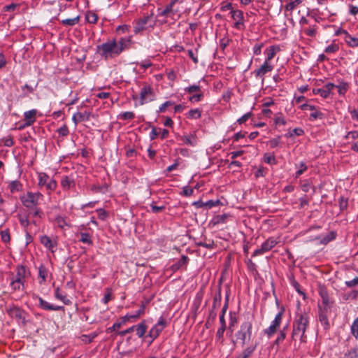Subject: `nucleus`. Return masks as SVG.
Wrapping results in <instances>:
<instances>
[{
	"mask_svg": "<svg viewBox=\"0 0 358 358\" xmlns=\"http://www.w3.org/2000/svg\"><path fill=\"white\" fill-rule=\"evenodd\" d=\"M338 49L339 48L338 45L332 43L326 47L324 52L327 54H331L337 52Z\"/></svg>",
	"mask_w": 358,
	"mask_h": 358,
	"instance_id": "obj_61",
	"label": "nucleus"
},
{
	"mask_svg": "<svg viewBox=\"0 0 358 358\" xmlns=\"http://www.w3.org/2000/svg\"><path fill=\"white\" fill-rule=\"evenodd\" d=\"M134 117V113L131 111L123 112L119 115V118L122 120H132Z\"/></svg>",
	"mask_w": 358,
	"mask_h": 358,
	"instance_id": "obj_56",
	"label": "nucleus"
},
{
	"mask_svg": "<svg viewBox=\"0 0 358 358\" xmlns=\"http://www.w3.org/2000/svg\"><path fill=\"white\" fill-rule=\"evenodd\" d=\"M168 325V321L164 316H160L157 322L150 329L147 338H151L153 342Z\"/></svg>",
	"mask_w": 358,
	"mask_h": 358,
	"instance_id": "obj_8",
	"label": "nucleus"
},
{
	"mask_svg": "<svg viewBox=\"0 0 358 358\" xmlns=\"http://www.w3.org/2000/svg\"><path fill=\"white\" fill-rule=\"evenodd\" d=\"M32 299L38 300L39 302L38 307L45 310H63L64 309V306L50 304L36 294H32Z\"/></svg>",
	"mask_w": 358,
	"mask_h": 358,
	"instance_id": "obj_14",
	"label": "nucleus"
},
{
	"mask_svg": "<svg viewBox=\"0 0 358 358\" xmlns=\"http://www.w3.org/2000/svg\"><path fill=\"white\" fill-rule=\"evenodd\" d=\"M8 314L18 321H24L25 312L17 306L10 307L7 309Z\"/></svg>",
	"mask_w": 358,
	"mask_h": 358,
	"instance_id": "obj_18",
	"label": "nucleus"
},
{
	"mask_svg": "<svg viewBox=\"0 0 358 358\" xmlns=\"http://www.w3.org/2000/svg\"><path fill=\"white\" fill-rule=\"evenodd\" d=\"M274 68L272 62H264L262 65L255 69L253 72L257 79H261L262 83L264 84L265 76L267 73L271 72Z\"/></svg>",
	"mask_w": 358,
	"mask_h": 358,
	"instance_id": "obj_9",
	"label": "nucleus"
},
{
	"mask_svg": "<svg viewBox=\"0 0 358 358\" xmlns=\"http://www.w3.org/2000/svg\"><path fill=\"white\" fill-rule=\"evenodd\" d=\"M226 330L225 327H220L217 330L216 334H215V341L216 342L223 344L224 343V333Z\"/></svg>",
	"mask_w": 358,
	"mask_h": 358,
	"instance_id": "obj_39",
	"label": "nucleus"
},
{
	"mask_svg": "<svg viewBox=\"0 0 358 358\" xmlns=\"http://www.w3.org/2000/svg\"><path fill=\"white\" fill-rule=\"evenodd\" d=\"M174 104V102L171 101H166L163 103L157 110V113H164L165 112L167 107L171 106Z\"/></svg>",
	"mask_w": 358,
	"mask_h": 358,
	"instance_id": "obj_60",
	"label": "nucleus"
},
{
	"mask_svg": "<svg viewBox=\"0 0 358 358\" xmlns=\"http://www.w3.org/2000/svg\"><path fill=\"white\" fill-rule=\"evenodd\" d=\"M252 337V322L247 320L241 323L240 329L236 333L237 341H240L242 346L249 343Z\"/></svg>",
	"mask_w": 358,
	"mask_h": 358,
	"instance_id": "obj_2",
	"label": "nucleus"
},
{
	"mask_svg": "<svg viewBox=\"0 0 358 358\" xmlns=\"http://www.w3.org/2000/svg\"><path fill=\"white\" fill-rule=\"evenodd\" d=\"M15 271L16 273L12 278V279H14L17 281H21L24 283L27 273L26 267L23 265H17Z\"/></svg>",
	"mask_w": 358,
	"mask_h": 358,
	"instance_id": "obj_22",
	"label": "nucleus"
},
{
	"mask_svg": "<svg viewBox=\"0 0 358 358\" xmlns=\"http://www.w3.org/2000/svg\"><path fill=\"white\" fill-rule=\"evenodd\" d=\"M300 108L302 110H312L309 116V120L310 121H315L318 119L322 120L324 117V115L313 105L303 103L300 106Z\"/></svg>",
	"mask_w": 358,
	"mask_h": 358,
	"instance_id": "obj_13",
	"label": "nucleus"
},
{
	"mask_svg": "<svg viewBox=\"0 0 358 358\" xmlns=\"http://www.w3.org/2000/svg\"><path fill=\"white\" fill-rule=\"evenodd\" d=\"M336 238V233L334 231H330L328 234L322 236H320L317 239L320 240V243L327 244L330 241H333Z\"/></svg>",
	"mask_w": 358,
	"mask_h": 358,
	"instance_id": "obj_30",
	"label": "nucleus"
},
{
	"mask_svg": "<svg viewBox=\"0 0 358 358\" xmlns=\"http://www.w3.org/2000/svg\"><path fill=\"white\" fill-rule=\"evenodd\" d=\"M85 19L90 24H95L97 22L98 16L93 11H88L85 15Z\"/></svg>",
	"mask_w": 358,
	"mask_h": 358,
	"instance_id": "obj_48",
	"label": "nucleus"
},
{
	"mask_svg": "<svg viewBox=\"0 0 358 358\" xmlns=\"http://www.w3.org/2000/svg\"><path fill=\"white\" fill-rule=\"evenodd\" d=\"M10 287L13 292L24 290V283L23 282L17 281L11 278Z\"/></svg>",
	"mask_w": 358,
	"mask_h": 358,
	"instance_id": "obj_33",
	"label": "nucleus"
},
{
	"mask_svg": "<svg viewBox=\"0 0 358 358\" xmlns=\"http://www.w3.org/2000/svg\"><path fill=\"white\" fill-rule=\"evenodd\" d=\"M55 221L57 224L58 227L62 229H65V227H70V224L66 222V217L62 215L56 216Z\"/></svg>",
	"mask_w": 358,
	"mask_h": 358,
	"instance_id": "obj_35",
	"label": "nucleus"
},
{
	"mask_svg": "<svg viewBox=\"0 0 358 358\" xmlns=\"http://www.w3.org/2000/svg\"><path fill=\"white\" fill-rule=\"evenodd\" d=\"M101 56L105 59H110L120 55L117 48L116 40L115 38L108 40L97 46Z\"/></svg>",
	"mask_w": 358,
	"mask_h": 358,
	"instance_id": "obj_3",
	"label": "nucleus"
},
{
	"mask_svg": "<svg viewBox=\"0 0 358 358\" xmlns=\"http://www.w3.org/2000/svg\"><path fill=\"white\" fill-rule=\"evenodd\" d=\"M189 261V258L186 255H182L181 258L172 265L173 270H178L183 266L186 265Z\"/></svg>",
	"mask_w": 358,
	"mask_h": 358,
	"instance_id": "obj_34",
	"label": "nucleus"
},
{
	"mask_svg": "<svg viewBox=\"0 0 358 358\" xmlns=\"http://www.w3.org/2000/svg\"><path fill=\"white\" fill-rule=\"evenodd\" d=\"M351 331H352V335L357 339H358V317L354 320V322L351 326Z\"/></svg>",
	"mask_w": 358,
	"mask_h": 358,
	"instance_id": "obj_59",
	"label": "nucleus"
},
{
	"mask_svg": "<svg viewBox=\"0 0 358 358\" xmlns=\"http://www.w3.org/2000/svg\"><path fill=\"white\" fill-rule=\"evenodd\" d=\"M283 310L278 312L274 320L271 322L269 327L264 330V334L268 338L271 337L279 329L282 322Z\"/></svg>",
	"mask_w": 358,
	"mask_h": 358,
	"instance_id": "obj_11",
	"label": "nucleus"
},
{
	"mask_svg": "<svg viewBox=\"0 0 358 358\" xmlns=\"http://www.w3.org/2000/svg\"><path fill=\"white\" fill-rule=\"evenodd\" d=\"M264 46L263 43H257L252 48V52L255 55H259L262 53V48Z\"/></svg>",
	"mask_w": 358,
	"mask_h": 358,
	"instance_id": "obj_62",
	"label": "nucleus"
},
{
	"mask_svg": "<svg viewBox=\"0 0 358 358\" xmlns=\"http://www.w3.org/2000/svg\"><path fill=\"white\" fill-rule=\"evenodd\" d=\"M257 348V344L246 347L241 352V355L245 358H249Z\"/></svg>",
	"mask_w": 358,
	"mask_h": 358,
	"instance_id": "obj_37",
	"label": "nucleus"
},
{
	"mask_svg": "<svg viewBox=\"0 0 358 358\" xmlns=\"http://www.w3.org/2000/svg\"><path fill=\"white\" fill-rule=\"evenodd\" d=\"M273 122L276 126H285L287 124V121L280 113L275 115Z\"/></svg>",
	"mask_w": 358,
	"mask_h": 358,
	"instance_id": "obj_52",
	"label": "nucleus"
},
{
	"mask_svg": "<svg viewBox=\"0 0 358 358\" xmlns=\"http://www.w3.org/2000/svg\"><path fill=\"white\" fill-rule=\"evenodd\" d=\"M37 178V185L40 188L44 187L45 188L47 194H51V193L56 189L57 187V182L56 180H55L53 178H50L46 173L38 172Z\"/></svg>",
	"mask_w": 358,
	"mask_h": 358,
	"instance_id": "obj_4",
	"label": "nucleus"
},
{
	"mask_svg": "<svg viewBox=\"0 0 358 358\" xmlns=\"http://www.w3.org/2000/svg\"><path fill=\"white\" fill-rule=\"evenodd\" d=\"M203 97V93L201 92H196V94H193L192 96L189 98V100L191 102H198L200 101Z\"/></svg>",
	"mask_w": 358,
	"mask_h": 358,
	"instance_id": "obj_64",
	"label": "nucleus"
},
{
	"mask_svg": "<svg viewBox=\"0 0 358 358\" xmlns=\"http://www.w3.org/2000/svg\"><path fill=\"white\" fill-rule=\"evenodd\" d=\"M280 50V47L276 45H270L266 48L264 51V54L265 55L264 62H271V60Z\"/></svg>",
	"mask_w": 358,
	"mask_h": 358,
	"instance_id": "obj_20",
	"label": "nucleus"
},
{
	"mask_svg": "<svg viewBox=\"0 0 358 358\" xmlns=\"http://www.w3.org/2000/svg\"><path fill=\"white\" fill-rule=\"evenodd\" d=\"M154 99V93L150 85H145L141 89L140 92V98L138 104L142 106L149 101H152Z\"/></svg>",
	"mask_w": 358,
	"mask_h": 358,
	"instance_id": "obj_12",
	"label": "nucleus"
},
{
	"mask_svg": "<svg viewBox=\"0 0 358 358\" xmlns=\"http://www.w3.org/2000/svg\"><path fill=\"white\" fill-rule=\"evenodd\" d=\"M129 42L130 39L126 37H122L118 41H116L117 48L120 55L126 48Z\"/></svg>",
	"mask_w": 358,
	"mask_h": 358,
	"instance_id": "obj_31",
	"label": "nucleus"
},
{
	"mask_svg": "<svg viewBox=\"0 0 358 358\" xmlns=\"http://www.w3.org/2000/svg\"><path fill=\"white\" fill-rule=\"evenodd\" d=\"M319 294L322 299V307H328V308H331V302L327 290L325 288L322 287L319 290Z\"/></svg>",
	"mask_w": 358,
	"mask_h": 358,
	"instance_id": "obj_24",
	"label": "nucleus"
},
{
	"mask_svg": "<svg viewBox=\"0 0 358 358\" xmlns=\"http://www.w3.org/2000/svg\"><path fill=\"white\" fill-rule=\"evenodd\" d=\"M55 297L62 301L65 305H69L71 303V300L67 298L66 294L62 292L59 287L56 288L55 290Z\"/></svg>",
	"mask_w": 358,
	"mask_h": 358,
	"instance_id": "obj_28",
	"label": "nucleus"
},
{
	"mask_svg": "<svg viewBox=\"0 0 358 358\" xmlns=\"http://www.w3.org/2000/svg\"><path fill=\"white\" fill-rule=\"evenodd\" d=\"M184 91L189 94L201 92V87L199 84H194L184 88Z\"/></svg>",
	"mask_w": 358,
	"mask_h": 358,
	"instance_id": "obj_54",
	"label": "nucleus"
},
{
	"mask_svg": "<svg viewBox=\"0 0 358 358\" xmlns=\"http://www.w3.org/2000/svg\"><path fill=\"white\" fill-rule=\"evenodd\" d=\"M280 136H278L275 138H271L268 141V144L271 148H275L280 145Z\"/></svg>",
	"mask_w": 358,
	"mask_h": 358,
	"instance_id": "obj_58",
	"label": "nucleus"
},
{
	"mask_svg": "<svg viewBox=\"0 0 358 358\" xmlns=\"http://www.w3.org/2000/svg\"><path fill=\"white\" fill-rule=\"evenodd\" d=\"M222 300V295L220 291H219L217 294H215L213 302V308L215 309L218 308L220 305V302Z\"/></svg>",
	"mask_w": 358,
	"mask_h": 358,
	"instance_id": "obj_57",
	"label": "nucleus"
},
{
	"mask_svg": "<svg viewBox=\"0 0 358 358\" xmlns=\"http://www.w3.org/2000/svg\"><path fill=\"white\" fill-rule=\"evenodd\" d=\"M80 20V16L78 15L73 18H67L62 20V24L66 26H73L78 23Z\"/></svg>",
	"mask_w": 358,
	"mask_h": 358,
	"instance_id": "obj_46",
	"label": "nucleus"
},
{
	"mask_svg": "<svg viewBox=\"0 0 358 358\" xmlns=\"http://www.w3.org/2000/svg\"><path fill=\"white\" fill-rule=\"evenodd\" d=\"M343 358H358V347H355L348 350L344 354Z\"/></svg>",
	"mask_w": 358,
	"mask_h": 358,
	"instance_id": "obj_45",
	"label": "nucleus"
},
{
	"mask_svg": "<svg viewBox=\"0 0 358 358\" xmlns=\"http://www.w3.org/2000/svg\"><path fill=\"white\" fill-rule=\"evenodd\" d=\"M145 303L142 302L138 310L134 313H127L121 318V322H115L111 327L112 329H118L126 322L132 320L135 321L145 314Z\"/></svg>",
	"mask_w": 358,
	"mask_h": 358,
	"instance_id": "obj_7",
	"label": "nucleus"
},
{
	"mask_svg": "<svg viewBox=\"0 0 358 358\" xmlns=\"http://www.w3.org/2000/svg\"><path fill=\"white\" fill-rule=\"evenodd\" d=\"M263 160L265 163L271 165L276 164L277 163L274 154L265 153L263 157Z\"/></svg>",
	"mask_w": 358,
	"mask_h": 358,
	"instance_id": "obj_43",
	"label": "nucleus"
},
{
	"mask_svg": "<svg viewBox=\"0 0 358 358\" xmlns=\"http://www.w3.org/2000/svg\"><path fill=\"white\" fill-rule=\"evenodd\" d=\"M319 321L324 329H328L330 327V324L328 319V313L331 311V308L319 306Z\"/></svg>",
	"mask_w": 358,
	"mask_h": 358,
	"instance_id": "obj_15",
	"label": "nucleus"
},
{
	"mask_svg": "<svg viewBox=\"0 0 358 358\" xmlns=\"http://www.w3.org/2000/svg\"><path fill=\"white\" fill-rule=\"evenodd\" d=\"M196 245L197 246L203 247L207 249H213L215 248V244L214 243V241L212 240H208L206 241H198L196 243Z\"/></svg>",
	"mask_w": 358,
	"mask_h": 358,
	"instance_id": "obj_41",
	"label": "nucleus"
},
{
	"mask_svg": "<svg viewBox=\"0 0 358 358\" xmlns=\"http://www.w3.org/2000/svg\"><path fill=\"white\" fill-rule=\"evenodd\" d=\"M41 243L51 252H55L57 247V241L52 240L47 235H43L40 237Z\"/></svg>",
	"mask_w": 358,
	"mask_h": 358,
	"instance_id": "obj_19",
	"label": "nucleus"
},
{
	"mask_svg": "<svg viewBox=\"0 0 358 358\" xmlns=\"http://www.w3.org/2000/svg\"><path fill=\"white\" fill-rule=\"evenodd\" d=\"M278 243V238L274 237H269L261 245L260 248L256 249L252 254V257H256L263 255L264 252L271 250Z\"/></svg>",
	"mask_w": 358,
	"mask_h": 358,
	"instance_id": "obj_10",
	"label": "nucleus"
},
{
	"mask_svg": "<svg viewBox=\"0 0 358 358\" xmlns=\"http://www.w3.org/2000/svg\"><path fill=\"white\" fill-rule=\"evenodd\" d=\"M338 205L341 210L343 211L346 210L348 206V198H345L343 196H340L338 199Z\"/></svg>",
	"mask_w": 358,
	"mask_h": 358,
	"instance_id": "obj_55",
	"label": "nucleus"
},
{
	"mask_svg": "<svg viewBox=\"0 0 358 358\" xmlns=\"http://www.w3.org/2000/svg\"><path fill=\"white\" fill-rule=\"evenodd\" d=\"M8 187L11 193H15L22 190V185L20 181L15 180L9 182Z\"/></svg>",
	"mask_w": 358,
	"mask_h": 358,
	"instance_id": "obj_32",
	"label": "nucleus"
},
{
	"mask_svg": "<svg viewBox=\"0 0 358 358\" xmlns=\"http://www.w3.org/2000/svg\"><path fill=\"white\" fill-rule=\"evenodd\" d=\"M313 92L314 94H320L322 98H328L330 96V92H329L324 87L322 88L314 89Z\"/></svg>",
	"mask_w": 358,
	"mask_h": 358,
	"instance_id": "obj_51",
	"label": "nucleus"
},
{
	"mask_svg": "<svg viewBox=\"0 0 358 358\" xmlns=\"http://www.w3.org/2000/svg\"><path fill=\"white\" fill-rule=\"evenodd\" d=\"M36 87H33L28 84H25L24 85L22 86L21 90L22 92V96H27L29 94L33 93Z\"/></svg>",
	"mask_w": 358,
	"mask_h": 358,
	"instance_id": "obj_47",
	"label": "nucleus"
},
{
	"mask_svg": "<svg viewBox=\"0 0 358 358\" xmlns=\"http://www.w3.org/2000/svg\"><path fill=\"white\" fill-rule=\"evenodd\" d=\"M43 198L40 192H27L24 195L20 196V201L23 206L28 208H34L38 206L39 200Z\"/></svg>",
	"mask_w": 358,
	"mask_h": 358,
	"instance_id": "obj_6",
	"label": "nucleus"
},
{
	"mask_svg": "<svg viewBox=\"0 0 358 358\" xmlns=\"http://www.w3.org/2000/svg\"><path fill=\"white\" fill-rule=\"evenodd\" d=\"M156 24V20L152 15L145 16L136 21L134 31L136 34L143 31L152 30Z\"/></svg>",
	"mask_w": 358,
	"mask_h": 358,
	"instance_id": "obj_5",
	"label": "nucleus"
},
{
	"mask_svg": "<svg viewBox=\"0 0 358 358\" xmlns=\"http://www.w3.org/2000/svg\"><path fill=\"white\" fill-rule=\"evenodd\" d=\"M60 185L63 190L67 191L73 189L76 187V181L73 175H68L62 176Z\"/></svg>",
	"mask_w": 358,
	"mask_h": 358,
	"instance_id": "obj_17",
	"label": "nucleus"
},
{
	"mask_svg": "<svg viewBox=\"0 0 358 358\" xmlns=\"http://www.w3.org/2000/svg\"><path fill=\"white\" fill-rule=\"evenodd\" d=\"M310 322L309 312L302 310L299 305L292 323V339L299 340L301 343H306L307 336L306 331L308 328Z\"/></svg>",
	"mask_w": 358,
	"mask_h": 358,
	"instance_id": "obj_1",
	"label": "nucleus"
},
{
	"mask_svg": "<svg viewBox=\"0 0 358 358\" xmlns=\"http://www.w3.org/2000/svg\"><path fill=\"white\" fill-rule=\"evenodd\" d=\"M181 140L182 143L187 145L194 147L197 144V138L195 134L183 136H182Z\"/></svg>",
	"mask_w": 358,
	"mask_h": 358,
	"instance_id": "obj_25",
	"label": "nucleus"
},
{
	"mask_svg": "<svg viewBox=\"0 0 358 358\" xmlns=\"http://www.w3.org/2000/svg\"><path fill=\"white\" fill-rule=\"evenodd\" d=\"M1 241L4 243H8L10 240L9 231L3 230L0 232Z\"/></svg>",
	"mask_w": 358,
	"mask_h": 358,
	"instance_id": "obj_63",
	"label": "nucleus"
},
{
	"mask_svg": "<svg viewBox=\"0 0 358 358\" xmlns=\"http://www.w3.org/2000/svg\"><path fill=\"white\" fill-rule=\"evenodd\" d=\"M345 34V42L350 46V47H357L358 46V38L352 36L350 34H349L346 31H343Z\"/></svg>",
	"mask_w": 358,
	"mask_h": 358,
	"instance_id": "obj_29",
	"label": "nucleus"
},
{
	"mask_svg": "<svg viewBox=\"0 0 358 358\" xmlns=\"http://www.w3.org/2000/svg\"><path fill=\"white\" fill-rule=\"evenodd\" d=\"M201 110L199 108L191 109L187 114V117L192 120L199 119L201 116Z\"/></svg>",
	"mask_w": 358,
	"mask_h": 358,
	"instance_id": "obj_36",
	"label": "nucleus"
},
{
	"mask_svg": "<svg viewBox=\"0 0 358 358\" xmlns=\"http://www.w3.org/2000/svg\"><path fill=\"white\" fill-rule=\"evenodd\" d=\"M90 113L85 111L83 113L77 112L75 113L72 116V121L77 125L80 122L88 121L90 120Z\"/></svg>",
	"mask_w": 358,
	"mask_h": 358,
	"instance_id": "obj_23",
	"label": "nucleus"
},
{
	"mask_svg": "<svg viewBox=\"0 0 358 358\" xmlns=\"http://www.w3.org/2000/svg\"><path fill=\"white\" fill-rule=\"evenodd\" d=\"M338 92L340 95H344L348 89V84L344 81H341L336 85Z\"/></svg>",
	"mask_w": 358,
	"mask_h": 358,
	"instance_id": "obj_49",
	"label": "nucleus"
},
{
	"mask_svg": "<svg viewBox=\"0 0 358 358\" xmlns=\"http://www.w3.org/2000/svg\"><path fill=\"white\" fill-rule=\"evenodd\" d=\"M304 134V131L302 128L296 127L293 129L292 130L288 131L285 134L286 138H292L294 136H300Z\"/></svg>",
	"mask_w": 358,
	"mask_h": 358,
	"instance_id": "obj_38",
	"label": "nucleus"
},
{
	"mask_svg": "<svg viewBox=\"0 0 358 358\" xmlns=\"http://www.w3.org/2000/svg\"><path fill=\"white\" fill-rule=\"evenodd\" d=\"M48 273V268L43 264L38 266V282L40 285L45 283Z\"/></svg>",
	"mask_w": 358,
	"mask_h": 358,
	"instance_id": "obj_26",
	"label": "nucleus"
},
{
	"mask_svg": "<svg viewBox=\"0 0 358 358\" xmlns=\"http://www.w3.org/2000/svg\"><path fill=\"white\" fill-rule=\"evenodd\" d=\"M295 166L297 169V171H296V173H295L296 178L299 177L301 174H303L308 169V166L303 162H301L299 164H296Z\"/></svg>",
	"mask_w": 358,
	"mask_h": 358,
	"instance_id": "obj_44",
	"label": "nucleus"
},
{
	"mask_svg": "<svg viewBox=\"0 0 358 358\" xmlns=\"http://www.w3.org/2000/svg\"><path fill=\"white\" fill-rule=\"evenodd\" d=\"M231 17L235 20L234 27L236 29H241V27L243 25V13L239 10H231Z\"/></svg>",
	"mask_w": 358,
	"mask_h": 358,
	"instance_id": "obj_21",
	"label": "nucleus"
},
{
	"mask_svg": "<svg viewBox=\"0 0 358 358\" xmlns=\"http://www.w3.org/2000/svg\"><path fill=\"white\" fill-rule=\"evenodd\" d=\"M203 292L202 290H200L199 292H198L196 294L195 297L194 299V301H193V306L195 309H198L199 307L200 306L202 299H203Z\"/></svg>",
	"mask_w": 358,
	"mask_h": 358,
	"instance_id": "obj_40",
	"label": "nucleus"
},
{
	"mask_svg": "<svg viewBox=\"0 0 358 358\" xmlns=\"http://www.w3.org/2000/svg\"><path fill=\"white\" fill-rule=\"evenodd\" d=\"M229 217L228 214L224 213L218 215L213 218V222L215 224H223L226 222L227 219Z\"/></svg>",
	"mask_w": 358,
	"mask_h": 358,
	"instance_id": "obj_53",
	"label": "nucleus"
},
{
	"mask_svg": "<svg viewBox=\"0 0 358 358\" xmlns=\"http://www.w3.org/2000/svg\"><path fill=\"white\" fill-rule=\"evenodd\" d=\"M238 322V318L235 312L229 313V329L233 331V328L236 325Z\"/></svg>",
	"mask_w": 358,
	"mask_h": 358,
	"instance_id": "obj_42",
	"label": "nucleus"
},
{
	"mask_svg": "<svg viewBox=\"0 0 358 358\" xmlns=\"http://www.w3.org/2000/svg\"><path fill=\"white\" fill-rule=\"evenodd\" d=\"M36 109H31L24 113V124L20 127V129L32 125L36 121Z\"/></svg>",
	"mask_w": 358,
	"mask_h": 358,
	"instance_id": "obj_16",
	"label": "nucleus"
},
{
	"mask_svg": "<svg viewBox=\"0 0 358 358\" xmlns=\"http://www.w3.org/2000/svg\"><path fill=\"white\" fill-rule=\"evenodd\" d=\"M80 241L83 243L87 245H92L93 243L92 239L88 233L82 232L80 233Z\"/></svg>",
	"mask_w": 358,
	"mask_h": 358,
	"instance_id": "obj_50",
	"label": "nucleus"
},
{
	"mask_svg": "<svg viewBox=\"0 0 358 358\" xmlns=\"http://www.w3.org/2000/svg\"><path fill=\"white\" fill-rule=\"evenodd\" d=\"M134 330L136 331V335L138 338H143L147 331L145 320H143L138 324L134 325Z\"/></svg>",
	"mask_w": 358,
	"mask_h": 358,
	"instance_id": "obj_27",
	"label": "nucleus"
}]
</instances>
